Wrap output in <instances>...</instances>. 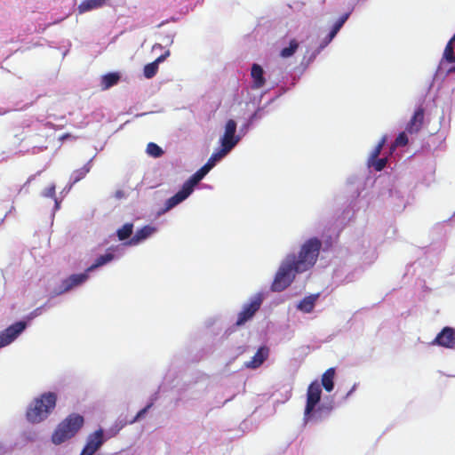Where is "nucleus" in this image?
Masks as SVG:
<instances>
[{
	"label": "nucleus",
	"mask_w": 455,
	"mask_h": 455,
	"mask_svg": "<svg viewBox=\"0 0 455 455\" xmlns=\"http://www.w3.org/2000/svg\"><path fill=\"white\" fill-rule=\"evenodd\" d=\"M206 174L205 171L201 167L183 185L187 187L189 191L193 192L194 187L200 182Z\"/></svg>",
	"instance_id": "20"
},
{
	"label": "nucleus",
	"mask_w": 455,
	"mask_h": 455,
	"mask_svg": "<svg viewBox=\"0 0 455 455\" xmlns=\"http://www.w3.org/2000/svg\"><path fill=\"white\" fill-rule=\"evenodd\" d=\"M386 142H387V136L385 135L381 138V140L379 141V143L377 144L375 148L371 151V153L369 156V159L378 158L379 156L380 155L381 150H382L384 145L386 144Z\"/></svg>",
	"instance_id": "31"
},
{
	"label": "nucleus",
	"mask_w": 455,
	"mask_h": 455,
	"mask_svg": "<svg viewBox=\"0 0 455 455\" xmlns=\"http://www.w3.org/2000/svg\"><path fill=\"white\" fill-rule=\"evenodd\" d=\"M157 71H158V66H157L156 62L153 61L151 63L145 65L144 69H143V74L146 78L150 79L156 75Z\"/></svg>",
	"instance_id": "29"
},
{
	"label": "nucleus",
	"mask_w": 455,
	"mask_h": 455,
	"mask_svg": "<svg viewBox=\"0 0 455 455\" xmlns=\"http://www.w3.org/2000/svg\"><path fill=\"white\" fill-rule=\"evenodd\" d=\"M43 196L45 197L54 198L56 208H59V202H58L57 198L55 197V185L54 184H52L47 188H45L43 192Z\"/></svg>",
	"instance_id": "32"
},
{
	"label": "nucleus",
	"mask_w": 455,
	"mask_h": 455,
	"mask_svg": "<svg viewBox=\"0 0 455 455\" xmlns=\"http://www.w3.org/2000/svg\"><path fill=\"white\" fill-rule=\"evenodd\" d=\"M116 431L110 429V432H104L102 428H99L93 434L90 435L87 443L83 449L81 455H93L96 451L102 445L106 439L116 435Z\"/></svg>",
	"instance_id": "4"
},
{
	"label": "nucleus",
	"mask_w": 455,
	"mask_h": 455,
	"mask_svg": "<svg viewBox=\"0 0 455 455\" xmlns=\"http://www.w3.org/2000/svg\"><path fill=\"white\" fill-rule=\"evenodd\" d=\"M156 231V228L153 226H144L138 229L135 235L126 243L128 245H137L140 242L146 240Z\"/></svg>",
	"instance_id": "11"
},
{
	"label": "nucleus",
	"mask_w": 455,
	"mask_h": 455,
	"mask_svg": "<svg viewBox=\"0 0 455 455\" xmlns=\"http://www.w3.org/2000/svg\"><path fill=\"white\" fill-rule=\"evenodd\" d=\"M133 231V225L132 223H125L121 228H119L116 232L118 239L120 241H124L128 239Z\"/></svg>",
	"instance_id": "25"
},
{
	"label": "nucleus",
	"mask_w": 455,
	"mask_h": 455,
	"mask_svg": "<svg viewBox=\"0 0 455 455\" xmlns=\"http://www.w3.org/2000/svg\"><path fill=\"white\" fill-rule=\"evenodd\" d=\"M89 273L90 272H87V269H86L84 273L74 274V275H71L70 276L67 277L66 279H64L61 282V284L60 287V293L67 292V291L72 290L73 288H76V287L83 284L89 278Z\"/></svg>",
	"instance_id": "8"
},
{
	"label": "nucleus",
	"mask_w": 455,
	"mask_h": 455,
	"mask_svg": "<svg viewBox=\"0 0 455 455\" xmlns=\"http://www.w3.org/2000/svg\"><path fill=\"white\" fill-rule=\"evenodd\" d=\"M268 348L266 347H259L256 354L252 356L251 360L245 363V366L251 369L259 368L268 356Z\"/></svg>",
	"instance_id": "14"
},
{
	"label": "nucleus",
	"mask_w": 455,
	"mask_h": 455,
	"mask_svg": "<svg viewBox=\"0 0 455 455\" xmlns=\"http://www.w3.org/2000/svg\"><path fill=\"white\" fill-rule=\"evenodd\" d=\"M115 198L121 200L125 197V192L122 189H118L115 192Z\"/></svg>",
	"instance_id": "36"
},
{
	"label": "nucleus",
	"mask_w": 455,
	"mask_h": 455,
	"mask_svg": "<svg viewBox=\"0 0 455 455\" xmlns=\"http://www.w3.org/2000/svg\"><path fill=\"white\" fill-rule=\"evenodd\" d=\"M212 167H213L212 164L209 163L208 161L204 166H202V168L205 171L206 173H208L212 170Z\"/></svg>",
	"instance_id": "37"
},
{
	"label": "nucleus",
	"mask_w": 455,
	"mask_h": 455,
	"mask_svg": "<svg viewBox=\"0 0 455 455\" xmlns=\"http://www.w3.org/2000/svg\"><path fill=\"white\" fill-rule=\"evenodd\" d=\"M228 152H223V148H220L218 152L213 153L212 156L209 158L208 162L212 164V166L215 165L216 161L220 160L224 157Z\"/></svg>",
	"instance_id": "34"
},
{
	"label": "nucleus",
	"mask_w": 455,
	"mask_h": 455,
	"mask_svg": "<svg viewBox=\"0 0 455 455\" xmlns=\"http://www.w3.org/2000/svg\"><path fill=\"white\" fill-rule=\"evenodd\" d=\"M387 163V157H383V158L378 157L375 159H368V165L370 167H373L374 170L377 172L382 171L386 167Z\"/></svg>",
	"instance_id": "28"
},
{
	"label": "nucleus",
	"mask_w": 455,
	"mask_h": 455,
	"mask_svg": "<svg viewBox=\"0 0 455 455\" xmlns=\"http://www.w3.org/2000/svg\"><path fill=\"white\" fill-rule=\"evenodd\" d=\"M67 137H68V134L64 135L62 138L67 139Z\"/></svg>",
	"instance_id": "39"
},
{
	"label": "nucleus",
	"mask_w": 455,
	"mask_h": 455,
	"mask_svg": "<svg viewBox=\"0 0 455 455\" xmlns=\"http://www.w3.org/2000/svg\"><path fill=\"white\" fill-rule=\"evenodd\" d=\"M26 323L20 321L0 332V348L8 346L26 329Z\"/></svg>",
	"instance_id": "7"
},
{
	"label": "nucleus",
	"mask_w": 455,
	"mask_h": 455,
	"mask_svg": "<svg viewBox=\"0 0 455 455\" xmlns=\"http://www.w3.org/2000/svg\"><path fill=\"white\" fill-rule=\"evenodd\" d=\"M453 43L451 40L448 42V44L445 46L444 52H443V58L449 62L453 63L455 62V54H454V48H453Z\"/></svg>",
	"instance_id": "30"
},
{
	"label": "nucleus",
	"mask_w": 455,
	"mask_h": 455,
	"mask_svg": "<svg viewBox=\"0 0 455 455\" xmlns=\"http://www.w3.org/2000/svg\"><path fill=\"white\" fill-rule=\"evenodd\" d=\"M408 137L404 132H400L395 140V147H403L408 144Z\"/></svg>",
	"instance_id": "33"
},
{
	"label": "nucleus",
	"mask_w": 455,
	"mask_h": 455,
	"mask_svg": "<svg viewBox=\"0 0 455 455\" xmlns=\"http://www.w3.org/2000/svg\"><path fill=\"white\" fill-rule=\"evenodd\" d=\"M146 152L148 156L154 158L161 157L164 153V150L154 142H149L147 145Z\"/></svg>",
	"instance_id": "27"
},
{
	"label": "nucleus",
	"mask_w": 455,
	"mask_h": 455,
	"mask_svg": "<svg viewBox=\"0 0 455 455\" xmlns=\"http://www.w3.org/2000/svg\"><path fill=\"white\" fill-rule=\"evenodd\" d=\"M321 248L322 242L318 238L313 237L302 244L298 256L289 254L275 274L271 285L272 291L285 290L292 283L295 274L310 269L315 264Z\"/></svg>",
	"instance_id": "1"
},
{
	"label": "nucleus",
	"mask_w": 455,
	"mask_h": 455,
	"mask_svg": "<svg viewBox=\"0 0 455 455\" xmlns=\"http://www.w3.org/2000/svg\"><path fill=\"white\" fill-rule=\"evenodd\" d=\"M151 407V404H148L147 405L145 408H143L142 410H140L137 414L136 416H134L132 418V419L129 420L127 423L129 424H132L136 419L141 418L147 411Z\"/></svg>",
	"instance_id": "35"
},
{
	"label": "nucleus",
	"mask_w": 455,
	"mask_h": 455,
	"mask_svg": "<svg viewBox=\"0 0 455 455\" xmlns=\"http://www.w3.org/2000/svg\"><path fill=\"white\" fill-rule=\"evenodd\" d=\"M90 170V163H87L80 169L75 170L71 174L72 185L83 180L89 173Z\"/></svg>",
	"instance_id": "23"
},
{
	"label": "nucleus",
	"mask_w": 455,
	"mask_h": 455,
	"mask_svg": "<svg viewBox=\"0 0 455 455\" xmlns=\"http://www.w3.org/2000/svg\"><path fill=\"white\" fill-rule=\"evenodd\" d=\"M251 76L252 78L251 88L258 90L262 88L266 84L264 77V70L259 64L254 63L251 67Z\"/></svg>",
	"instance_id": "13"
},
{
	"label": "nucleus",
	"mask_w": 455,
	"mask_h": 455,
	"mask_svg": "<svg viewBox=\"0 0 455 455\" xmlns=\"http://www.w3.org/2000/svg\"><path fill=\"white\" fill-rule=\"evenodd\" d=\"M166 55H168V52L165 54L160 55L154 62H156L157 66H159V63L165 60Z\"/></svg>",
	"instance_id": "38"
},
{
	"label": "nucleus",
	"mask_w": 455,
	"mask_h": 455,
	"mask_svg": "<svg viewBox=\"0 0 455 455\" xmlns=\"http://www.w3.org/2000/svg\"><path fill=\"white\" fill-rule=\"evenodd\" d=\"M106 4V0H84L78 5V11L80 13H84L93 9L102 7Z\"/></svg>",
	"instance_id": "18"
},
{
	"label": "nucleus",
	"mask_w": 455,
	"mask_h": 455,
	"mask_svg": "<svg viewBox=\"0 0 455 455\" xmlns=\"http://www.w3.org/2000/svg\"><path fill=\"white\" fill-rule=\"evenodd\" d=\"M335 375V370L329 368L322 376V385L327 392L332 391L334 387L333 379Z\"/></svg>",
	"instance_id": "19"
},
{
	"label": "nucleus",
	"mask_w": 455,
	"mask_h": 455,
	"mask_svg": "<svg viewBox=\"0 0 455 455\" xmlns=\"http://www.w3.org/2000/svg\"><path fill=\"white\" fill-rule=\"evenodd\" d=\"M120 81V75L116 72L108 73L101 77L100 87L102 90H108L116 85Z\"/></svg>",
	"instance_id": "16"
},
{
	"label": "nucleus",
	"mask_w": 455,
	"mask_h": 455,
	"mask_svg": "<svg viewBox=\"0 0 455 455\" xmlns=\"http://www.w3.org/2000/svg\"><path fill=\"white\" fill-rule=\"evenodd\" d=\"M191 193L192 192L183 185L178 193L166 201L163 212H168L172 208L175 207L177 204L184 201Z\"/></svg>",
	"instance_id": "12"
},
{
	"label": "nucleus",
	"mask_w": 455,
	"mask_h": 455,
	"mask_svg": "<svg viewBox=\"0 0 455 455\" xmlns=\"http://www.w3.org/2000/svg\"><path fill=\"white\" fill-rule=\"evenodd\" d=\"M115 258V255L111 252H107L106 254L99 256L94 263L87 267V272H92V270L110 262Z\"/></svg>",
	"instance_id": "22"
},
{
	"label": "nucleus",
	"mask_w": 455,
	"mask_h": 455,
	"mask_svg": "<svg viewBox=\"0 0 455 455\" xmlns=\"http://www.w3.org/2000/svg\"><path fill=\"white\" fill-rule=\"evenodd\" d=\"M433 344L441 347L452 348L455 347V330L451 327H444L435 337Z\"/></svg>",
	"instance_id": "9"
},
{
	"label": "nucleus",
	"mask_w": 455,
	"mask_h": 455,
	"mask_svg": "<svg viewBox=\"0 0 455 455\" xmlns=\"http://www.w3.org/2000/svg\"><path fill=\"white\" fill-rule=\"evenodd\" d=\"M262 304V297L260 294L256 295L249 304L243 306L242 311L238 314L235 324L237 326L243 325L247 321L251 320L256 312L260 308Z\"/></svg>",
	"instance_id": "6"
},
{
	"label": "nucleus",
	"mask_w": 455,
	"mask_h": 455,
	"mask_svg": "<svg viewBox=\"0 0 455 455\" xmlns=\"http://www.w3.org/2000/svg\"><path fill=\"white\" fill-rule=\"evenodd\" d=\"M298 48H299V43L297 42L296 39H292L290 41L288 47H284L283 49H282V51L280 52V56L282 58H289L295 53V52L297 51Z\"/></svg>",
	"instance_id": "26"
},
{
	"label": "nucleus",
	"mask_w": 455,
	"mask_h": 455,
	"mask_svg": "<svg viewBox=\"0 0 455 455\" xmlns=\"http://www.w3.org/2000/svg\"><path fill=\"white\" fill-rule=\"evenodd\" d=\"M321 385L317 381L310 383L307 390V403L304 411V419L307 422L310 420L317 422L330 414L332 409L331 406L321 404L316 408L321 400Z\"/></svg>",
	"instance_id": "3"
},
{
	"label": "nucleus",
	"mask_w": 455,
	"mask_h": 455,
	"mask_svg": "<svg viewBox=\"0 0 455 455\" xmlns=\"http://www.w3.org/2000/svg\"><path fill=\"white\" fill-rule=\"evenodd\" d=\"M76 428H57L52 435V442L60 444L76 435Z\"/></svg>",
	"instance_id": "15"
},
{
	"label": "nucleus",
	"mask_w": 455,
	"mask_h": 455,
	"mask_svg": "<svg viewBox=\"0 0 455 455\" xmlns=\"http://www.w3.org/2000/svg\"><path fill=\"white\" fill-rule=\"evenodd\" d=\"M318 294L305 297L298 305V308L304 313H311L315 307Z\"/></svg>",
	"instance_id": "17"
},
{
	"label": "nucleus",
	"mask_w": 455,
	"mask_h": 455,
	"mask_svg": "<svg viewBox=\"0 0 455 455\" xmlns=\"http://www.w3.org/2000/svg\"><path fill=\"white\" fill-rule=\"evenodd\" d=\"M236 122L229 119L226 123L225 132L220 139L221 148L223 152H229L239 141V137L235 136Z\"/></svg>",
	"instance_id": "5"
},
{
	"label": "nucleus",
	"mask_w": 455,
	"mask_h": 455,
	"mask_svg": "<svg viewBox=\"0 0 455 455\" xmlns=\"http://www.w3.org/2000/svg\"><path fill=\"white\" fill-rule=\"evenodd\" d=\"M84 417L77 413H72L63 420L59 427H83Z\"/></svg>",
	"instance_id": "21"
},
{
	"label": "nucleus",
	"mask_w": 455,
	"mask_h": 455,
	"mask_svg": "<svg viewBox=\"0 0 455 455\" xmlns=\"http://www.w3.org/2000/svg\"><path fill=\"white\" fill-rule=\"evenodd\" d=\"M57 403L54 392H45L34 398L26 411V419L31 424H39L53 411Z\"/></svg>",
	"instance_id": "2"
},
{
	"label": "nucleus",
	"mask_w": 455,
	"mask_h": 455,
	"mask_svg": "<svg viewBox=\"0 0 455 455\" xmlns=\"http://www.w3.org/2000/svg\"><path fill=\"white\" fill-rule=\"evenodd\" d=\"M424 123V108L422 107H419L411 120L408 122L406 125V132L412 134L417 133L422 128Z\"/></svg>",
	"instance_id": "10"
},
{
	"label": "nucleus",
	"mask_w": 455,
	"mask_h": 455,
	"mask_svg": "<svg viewBox=\"0 0 455 455\" xmlns=\"http://www.w3.org/2000/svg\"><path fill=\"white\" fill-rule=\"evenodd\" d=\"M348 16H349V13H345L336 21V23L334 24L332 29L331 30V32L328 35V38H327V40L325 42V44H327L328 43H330L333 39V37L337 35V33L341 28L343 24L348 19Z\"/></svg>",
	"instance_id": "24"
}]
</instances>
